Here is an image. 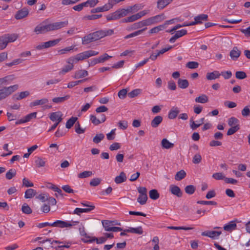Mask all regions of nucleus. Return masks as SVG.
Here are the masks:
<instances>
[{"label": "nucleus", "instance_id": "1", "mask_svg": "<svg viewBox=\"0 0 250 250\" xmlns=\"http://www.w3.org/2000/svg\"><path fill=\"white\" fill-rule=\"evenodd\" d=\"M44 21H43L35 27L34 32L36 34H44L46 32L60 29L67 26L68 21L55 22L48 24H44Z\"/></svg>", "mask_w": 250, "mask_h": 250}, {"label": "nucleus", "instance_id": "2", "mask_svg": "<svg viewBox=\"0 0 250 250\" xmlns=\"http://www.w3.org/2000/svg\"><path fill=\"white\" fill-rule=\"evenodd\" d=\"M138 5L135 4L133 6H128L126 9H119L114 12L106 16L107 21L116 20L127 16L129 13H133L135 12Z\"/></svg>", "mask_w": 250, "mask_h": 250}, {"label": "nucleus", "instance_id": "3", "mask_svg": "<svg viewBox=\"0 0 250 250\" xmlns=\"http://www.w3.org/2000/svg\"><path fill=\"white\" fill-rule=\"evenodd\" d=\"M19 87L18 84H15L8 87H4L0 89V101H1L8 96L11 95L12 93L16 91Z\"/></svg>", "mask_w": 250, "mask_h": 250}, {"label": "nucleus", "instance_id": "4", "mask_svg": "<svg viewBox=\"0 0 250 250\" xmlns=\"http://www.w3.org/2000/svg\"><path fill=\"white\" fill-rule=\"evenodd\" d=\"M103 227L104 228L105 231L118 232L123 230V229L118 227H111V225H120V223L113 224V221H110L108 220H103L102 221Z\"/></svg>", "mask_w": 250, "mask_h": 250}, {"label": "nucleus", "instance_id": "5", "mask_svg": "<svg viewBox=\"0 0 250 250\" xmlns=\"http://www.w3.org/2000/svg\"><path fill=\"white\" fill-rule=\"evenodd\" d=\"M79 223L78 221H74L73 223L69 222L63 221L62 220H57L53 223V227H58L60 228H70L72 226Z\"/></svg>", "mask_w": 250, "mask_h": 250}, {"label": "nucleus", "instance_id": "6", "mask_svg": "<svg viewBox=\"0 0 250 250\" xmlns=\"http://www.w3.org/2000/svg\"><path fill=\"white\" fill-rule=\"evenodd\" d=\"M60 41V39H57L54 40H51L46 42H42L41 44L37 45L36 47V48L38 50H41L43 48H47L52 46H54L58 44Z\"/></svg>", "mask_w": 250, "mask_h": 250}, {"label": "nucleus", "instance_id": "7", "mask_svg": "<svg viewBox=\"0 0 250 250\" xmlns=\"http://www.w3.org/2000/svg\"><path fill=\"white\" fill-rule=\"evenodd\" d=\"M111 57V56L108 55L106 53H104L103 55L100 56L98 58H94L91 60L90 62H89V66H93L99 63H103Z\"/></svg>", "mask_w": 250, "mask_h": 250}, {"label": "nucleus", "instance_id": "8", "mask_svg": "<svg viewBox=\"0 0 250 250\" xmlns=\"http://www.w3.org/2000/svg\"><path fill=\"white\" fill-rule=\"evenodd\" d=\"M221 233V231L207 230L202 232L201 235L204 236H208L212 239H218Z\"/></svg>", "mask_w": 250, "mask_h": 250}, {"label": "nucleus", "instance_id": "9", "mask_svg": "<svg viewBox=\"0 0 250 250\" xmlns=\"http://www.w3.org/2000/svg\"><path fill=\"white\" fill-rule=\"evenodd\" d=\"M29 11L26 8H23L18 10L15 15V18L16 20H21L26 18L29 15Z\"/></svg>", "mask_w": 250, "mask_h": 250}, {"label": "nucleus", "instance_id": "10", "mask_svg": "<svg viewBox=\"0 0 250 250\" xmlns=\"http://www.w3.org/2000/svg\"><path fill=\"white\" fill-rule=\"evenodd\" d=\"M15 79L14 75H9L0 78V87L9 84L11 82Z\"/></svg>", "mask_w": 250, "mask_h": 250}, {"label": "nucleus", "instance_id": "11", "mask_svg": "<svg viewBox=\"0 0 250 250\" xmlns=\"http://www.w3.org/2000/svg\"><path fill=\"white\" fill-rule=\"evenodd\" d=\"M62 113L61 111L52 112L49 116L50 119L53 121L61 123L62 120Z\"/></svg>", "mask_w": 250, "mask_h": 250}, {"label": "nucleus", "instance_id": "12", "mask_svg": "<svg viewBox=\"0 0 250 250\" xmlns=\"http://www.w3.org/2000/svg\"><path fill=\"white\" fill-rule=\"evenodd\" d=\"M4 39V41L6 42V44L7 45L9 42H15L18 36L17 34H5L2 36Z\"/></svg>", "mask_w": 250, "mask_h": 250}, {"label": "nucleus", "instance_id": "13", "mask_svg": "<svg viewBox=\"0 0 250 250\" xmlns=\"http://www.w3.org/2000/svg\"><path fill=\"white\" fill-rule=\"evenodd\" d=\"M112 7V4L110 2L108 4H106L102 7H98L92 9L91 10V13H99L101 12L106 11Z\"/></svg>", "mask_w": 250, "mask_h": 250}, {"label": "nucleus", "instance_id": "14", "mask_svg": "<svg viewBox=\"0 0 250 250\" xmlns=\"http://www.w3.org/2000/svg\"><path fill=\"white\" fill-rule=\"evenodd\" d=\"M169 191L172 194L177 196L178 197H182L183 194V193L179 187L174 185H171L170 186Z\"/></svg>", "mask_w": 250, "mask_h": 250}, {"label": "nucleus", "instance_id": "15", "mask_svg": "<svg viewBox=\"0 0 250 250\" xmlns=\"http://www.w3.org/2000/svg\"><path fill=\"white\" fill-rule=\"evenodd\" d=\"M97 32L100 39L107 36H111L114 33L113 29L100 30Z\"/></svg>", "mask_w": 250, "mask_h": 250}, {"label": "nucleus", "instance_id": "16", "mask_svg": "<svg viewBox=\"0 0 250 250\" xmlns=\"http://www.w3.org/2000/svg\"><path fill=\"white\" fill-rule=\"evenodd\" d=\"M241 55V51L237 47H234L229 53V56L233 60H236Z\"/></svg>", "mask_w": 250, "mask_h": 250}, {"label": "nucleus", "instance_id": "17", "mask_svg": "<svg viewBox=\"0 0 250 250\" xmlns=\"http://www.w3.org/2000/svg\"><path fill=\"white\" fill-rule=\"evenodd\" d=\"M163 121V117L158 115L154 118L151 122V126L153 128L157 127Z\"/></svg>", "mask_w": 250, "mask_h": 250}, {"label": "nucleus", "instance_id": "18", "mask_svg": "<svg viewBox=\"0 0 250 250\" xmlns=\"http://www.w3.org/2000/svg\"><path fill=\"white\" fill-rule=\"evenodd\" d=\"M93 42L95 41L91 33L84 36L82 38V44L83 45H86Z\"/></svg>", "mask_w": 250, "mask_h": 250}, {"label": "nucleus", "instance_id": "19", "mask_svg": "<svg viewBox=\"0 0 250 250\" xmlns=\"http://www.w3.org/2000/svg\"><path fill=\"white\" fill-rule=\"evenodd\" d=\"M173 0H158L157 2V7L159 9H163L169 4Z\"/></svg>", "mask_w": 250, "mask_h": 250}, {"label": "nucleus", "instance_id": "20", "mask_svg": "<svg viewBox=\"0 0 250 250\" xmlns=\"http://www.w3.org/2000/svg\"><path fill=\"white\" fill-rule=\"evenodd\" d=\"M88 75V72L85 70H79L75 72L73 78L75 79H80Z\"/></svg>", "mask_w": 250, "mask_h": 250}, {"label": "nucleus", "instance_id": "21", "mask_svg": "<svg viewBox=\"0 0 250 250\" xmlns=\"http://www.w3.org/2000/svg\"><path fill=\"white\" fill-rule=\"evenodd\" d=\"M125 231L138 234H142L143 233V230L142 227H138L136 228H129L128 229H125Z\"/></svg>", "mask_w": 250, "mask_h": 250}, {"label": "nucleus", "instance_id": "22", "mask_svg": "<svg viewBox=\"0 0 250 250\" xmlns=\"http://www.w3.org/2000/svg\"><path fill=\"white\" fill-rule=\"evenodd\" d=\"M126 180V176L124 172H121L120 175L116 176L115 178V182L116 184H121L124 182Z\"/></svg>", "mask_w": 250, "mask_h": 250}, {"label": "nucleus", "instance_id": "23", "mask_svg": "<svg viewBox=\"0 0 250 250\" xmlns=\"http://www.w3.org/2000/svg\"><path fill=\"white\" fill-rule=\"evenodd\" d=\"M179 110L177 107H172L170 110L168 117L170 119H174L176 118L178 114L179 113Z\"/></svg>", "mask_w": 250, "mask_h": 250}, {"label": "nucleus", "instance_id": "24", "mask_svg": "<svg viewBox=\"0 0 250 250\" xmlns=\"http://www.w3.org/2000/svg\"><path fill=\"white\" fill-rule=\"evenodd\" d=\"M220 75L218 71H214L212 72L208 73L206 75V78L208 80H215L218 78Z\"/></svg>", "mask_w": 250, "mask_h": 250}, {"label": "nucleus", "instance_id": "25", "mask_svg": "<svg viewBox=\"0 0 250 250\" xmlns=\"http://www.w3.org/2000/svg\"><path fill=\"white\" fill-rule=\"evenodd\" d=\"M48 102V100L47 98H42L41 100H37L32 102L30 104L31 106H35L39 105H43L47 104Z\"/></svg>", "mask_w": 250, "mask_h": 250}, {"label": "nucleus", "instance_id": "26", "mask_svg": "<svg viewBox=\"0 0 250 250\" xmlns=\"http://www.w3.org/2000/svg\"><path fill=\"white\" fill-rule=\"evenodd\" d=\"M177 83L179 87L182 89H186L189 85L188 82L186 79H179Z\"/></svg>", "mask_w": 250, "mask_h": 250}, {"label": "nucleus", "instance_id": "27", "mask_svg": "<svg viewBox=\"0 0 250 250\" xmlns=\"http://www.w3.org/2000/svg\"><path fill=\"white\" fill-rule=\"evenodd\" d=\"M29 95V92L27 91L20 92L19 95H14L13 98L17 100H21Z\"/></svg>", "mask_w": 250, "mask_h": 250}, {"label": "nucleus", "instance_id": "28", "mask_svg": "<svg viewBox=\"0 0 250 250\" xmlns=\"http://www.w3.org/2000/svg\"><path fill=\"white\" fill-rule=\"evenodd\" d=\"M69 98V95H66L61 97H55L52 99V102L56 104H60L67 100Z\"/></svg>", "mask_w": 250, "mask_h": 250}, {"label": "nucleus", "instance_id": "29", "mask_svg": "<svg viewBox=\"0 0 250 250\" xmlns=\"http://www.w3.org/2000/svg\"><path fill=\"white\" fill-rule=\"evenodd\" d=\"M142 27H143L142 23H141V21H139L138 22L134 23L133 24L131 25L130 26H128L126 29L128 31H130L132 30H136Z\"/></svg>", "mask_w": 250, "mask_h": 250}, {"label": "nucleus", "instance_id": "30", "mask_svg": "<svg viewBox=\"0 0 250 250\" xmlns=\"http://www.w3.org/2000/svg\"><path fill=\"white\" fill-rule=\"evenodd\" d=\"M196 103L204 104L207 103L208 101V97L205 94H202L200 96L196 97L195 99Z\"/></svg>", "mask_w": 250, "mask_h": 250}, {"label": "nucleus", "instance_id": "31", "mask_svg": "<svg viewBox=\"0 0 250 250\" xmlns=\"http://www.w3.org/2000/svg\"><path fill=\"white\" fill-rule=\"evenodd\" d=\"M161 145L163 148L169 149L174 146V144L169 142L167 139L165 138L162 140Z\"/></svg>", "mask_w": 250, "mask_h": 250}, {"label": "nucleus", "instance_id": "32", "mask_svg": "<svg viewBox=\"0 0 250 250\" xmlns=\"http://www.w3.org/2000/svg\"><path fill=\"white\" fill-rule=\"evenodd\" d=\"M149 196L151 199L155 200L159 198L160 194L157 190L154 189L149 191Z\"/></svg>", "mask_w": 250, "mask_h": 250}, {"label": "nucleus", "instance_id": "33", "mask_svg": "<svg viewBox=\"0 0 250 250\" xmlns=\"http://www.w3.org/2000/svg\"><path fill=\"white\" fill-rule=\"evenodd\" d=\"M146 28H144L142 29H141V30H137L133 33H132L130 34H128L126 36H125V37H124V39H128L130 38H133L134 37H135L136 36H138L139 35H140L141 34H142L144 31H145L146 30Z\"/></svg>", "mask_w": 250, "mask_h": 250}, {"label": "nucleus", "instance_id": "34", "mask_svg": "<svg viewBox=\"0 0 250 250\" xmlns=\"http://www.w3.org/2000/svg\"><path fill=\"white\" fill-rule=\"evenodd\" d=\"M186 176V172L184 170L178 171L175 175V179L177 181H180L184 179Z\"/></svg>", "mask_w": 250, "mask_h": 250}, {"label": "nucleus", "instance_id": "35", "mask_svg": "<svg viewBox=\"0 0 250 250\" xmlns=\"http://www.w3.org/2000/svg\"><path fill=\"white\" fill-rule=\"evenodd\" d=\"M36 193V191L32 188L27 189L25 192L24 197L26 199L32 198Z\"/></svg>", "mask_w": 250, "mask_h": 250}, {"label": "nucleus", "instance_id": "36", "mask_svg": "<svg viewBox=\"0 0 250 250\" xmlns=\"http://www.w3.org/2000/svg\"><path fill=\"white\" fill-rule=\"evenodd\" d=\"M78 118L76 117H71L66 123L65 126L67 128H70L77 121Z\"/></svg>", "mask_w": 250, "mask_h": 250}, {"label": "nucleus", "instance_id": "37", "mask_svg": "<svg viewBox=\"0 0 250 250\" xmlns=\"http://www.w3.org/2000/svg\"><path fill=\"white\" fill-rule=\"evenodd\" d=\"M208 16L206 14H200L194 18V20L197 21L198 24L202 23V21H207L208 20Z\"/></svg>", "mask_w": 250, "mask_h": 250}, {"label": "nucleus", "instance_id": "38", "mask_svg": "<svg viewBox=\"0 0 250 250\" xmlns=\"http://www.w3.org/2000/svg\"><path fill=\"white\" fill-rule=\"evenodd\" d=\"M236 228V224L232 222H230L228 224L226 225L224 227V230L227 231H231L232 230L235 229Z\"/></svg>", "mask_w": 250, "mask_h": 250}, {"label": "nucleus", "instance_id": "39", "mask_svg": "<svg viewBox=\"0 0 250 250\" xmlns=\"http://www.w3.org/2000/svg\"><path fill=\"white\" fill-rule=\"evenodd\" d=\"M74 67V65L72 64H68L65 65L59 72L60 75H63L66 73L71 71L73 69Z\"/></svg>", "mask_w": 250, "mask_h": 250}, {"label": "nucleus", "instance_id": "40", "mask_svg": "<svg viewBox=\"0 0 250 250\" xmlns=\"http://www.w3.org/2000/svg\"><path fill=\"white\" fill-rule=\"evenodd\" d=\"M35 163L38 167H43L45 165V161L40 157H37L36 158Z\"/></svg>", "mask_w": 250, "mask_h": 250}, {"label": "nucleus", "instance_id": "41", "mask_svg": "<svg viewBox=\"0 0 250 250\" xmlns=\"http://www.w3.org/2000/svg\"><path fill=\"white\" fill-rule=\"evenodd\" d=\"M147 194L145 195H139L137 198V202L139 203L140 205H145L147 200Z\"/></svg>", "mask_w": 250, "mask_h": 250}, {"label": "nucleus", "instance_id": "42", "mask_svg": "<svg viewBox=\"0 0 250 250\" xmlns=\"http://www.w3.org/2000/svg\"><path fill=\"white\" fill-rule=\"evenodd\" d=\"M16 175V170L15 169H10L6 172L5 177L7 179L10 180Z\"/></svg>", "mask_w": 250, "mask_h": 250}, {"label": "nucleus", "instance_id": "43", "mask_svg": "<svg viewBox=\"0 0 250 250\" xmlns=\"http://www.w3.org/2000/svg\"><path fill=\"white\" fill-rule=\"evenodd\" d=\"M156 17H154L149 18L146 20H143L142 21H141V23H142L143 27H144L145 26H146V25H150V24L153 23L154 22V20Z\"/></svg>", "mask_w": 250, "mask_h": 250}, {"label": "nucleus", "instance_id": "44", "mask_svg": "<svg viewBox=\"0 0 250 250\" xmlns=\"http://www.w3.org/2000/svg\"><path fill=\"white\" fill-rule=\"evenodd\" d=\"M95 241H96V242L97 244H103L106 241V238L102 237L97 238L95 237L92 240L84 241V242L90 243V242H92Z\"/></svg>", "mask_w": 250, "mask_h": 250}, {"label": "nucleus", "instance_id": "45", "mask_svg": "<svg viewBox=\"0 0 250 250\" xmlns=\"http://www.w3.org/2000/svg\"><path fill=\"white\" fill-rule=\"evenodd\" d=\"M22 211L27 214H31L32 212L31 208L26 203H24L21 207Z\"/></svg>", "mask_w": 250, "mask_h": 250}, {"label": "nucleus", "instance_id": "46", "mask_svg": "<svg viewBox=\"0 0 250 250\" xmlns=\"http://www.w3.org/2000/svg\"><path fill=\"white\" fill-rule=\"evenodd\" d=\"M104 138V135L102 133L97 134L93 138V141L95 144L99 143Z\"/></svg>", "mask_w": 250, "mask_h": 250}, {"label": "nucleus", "instance_id": "47", "mask_svg": "<svg viewBox=\"0 0 250 250\" xmlns=\"http://www.w3.org/2000/svg\"><path fill=\"white\" fill-rule=\"evenodd\" d=\"M185 192L189 195L193 194L195 191V188L193 185H188L185 188Z\"/></svg>", "mask_w": 250, "mask_h": 250}, {"label": "nucleus", "instance_id": "48", "mask_svg": "<svg viewBox=\"0 0 250 250\" xmlns=\"http://www.w3.org/2000/svg\"><path fill=\"white\" fill-rule=\"evenodd\" d=\"M199 63L197 62H188V63H187L186 66L187 67L190 68V69H195L198 67L199 66Z\"/></svg>", "mask_w": 250, "mask_h": 250}, {"label": "nucleus", "instance_id": "49", "mask_svg": "<svg viewBox=\"0 0 250 250\" xmlns=\"http://www.w3.org/2000/svg\"><path fill=\"white\" fill-rule=\"evenodd\" d=\"M239 120L235 117H231L228 120V125L230 126L239 125Z\"/></svg>", "mask_w": 250, "mask_h": 250}, {"label": "nucleus", "instance_id": "50", "mask_svg": "<svg viewBox=\"0 0 250 250\" xmlns=\"http://www.w3.org/2000/svg\"><path fill=\"white\" fill-rule=\"evenodd\" d=\"M86 80H87V79H84L83 80H79V81H74V82H71L68 83L67 87L69 88H71L73 87L74 86L85 82Z\"/></svg>", "mask_w": 250, "mask_h": 250}, {"label": "nucleus", "instance_id": "51", "mask_svg": "<svg viewBox=\"0 0 250 250\" xmlns=\"http://www.w3.org/2000/svg\"><path fill=\"white\" fill-rule=\"evenodd\" d=\"M92 174L93 173L91 171H84L80 173L78 176L79 178H85L91 176Z\"/></svg>", "mask_w": 250, "mask_h": 250}, {"label": "nucleus", "instance_id": "52", "mask_svg": "<svg viewBox=\"0 0 250 250\" xmlns=\"http://www.w3.org/2000/svg\"><path fill=\"white\" fill-rule=\"evenodd\" d=\"M75 131L78 134L83 133L85 131V128H83L81 127L80 124L79 122H77L75 125Z\"/></svg>", "mask_w": 250, "mask_h": 250}, {"label": "nucleus", "instance_id": "53", "mask_svg": "<svg viewBox=\"0 0 250 250\" xmlns=\"http://www.w3.org/2000/svg\"><path fill=\"white\" fill-rule=\"evenodd\" d=\"M165 28V25H160L150 29L149 30V33L151 34L156 33L159 32L160 31L163 30Z\"/></svg>", "mask_w": 250, "mask_h": 250}, {"label": "nucleus", "instance_id": "54", "mask_svg": "<svg viewBox=\"0 0 250 250\" xmlns=\"http://www.w3.org/2000/svg\"><path fill=\"white\" fill-rule=\"evenodd\" d=\"M212 178L214 179L220 180H224L226 178V177L224 175V174L222 172H217L213 174L212 176Z\"/></svg>", "mask_w": 250, "mask_h": 250}, {"label": "nucleus", "instance_id": "55", "mask_svg": "<svg viewBox=\"0 0 250 250\" xmlns=\"http://www.w3.org/2000/svg\"><path fill=\"white\" fill-rule=\"evenodd\" d=\"M240 129L239 125H235L229 128L227 132V135H231L235 133Z\"/></svg>", "mask_w": 250, "mask_h": 250}, {"label": "nucleus", "instance_id": "56", "mask_svg": "<svg viewBox=\"0 0 250 250\" xmlns=\"http://www.w3.org/2000/svg\"><path fill=\"white\" fill-rule=\"evenodd\" d=\"M235 77L238 79L242 80L247 78V76L244 71H237L235 73Z\"/></svg>", "mask_w": 250, "mask_h": 250}, {"label": "nucleus", "instance_id": "57", "mask_svg": "<svg viewBox=\"0 0 250 250\" xmlns=\"http://www.w3.org/2000/svg\"><path fill=\"white\" fill-rule=\"evenodd\" d=\"M76 56V59L78 62L79 61H82L88 58L87 54L85 51L78 54Z\"/></svg>", "mask_w": 250, "mask_h": 250}, {"label": "nucleus", "instance_id": "58", "mask_svg": "<svg viewBox=\"0 0 250 250\" xmlns=\"http://www.w3.org/2000/svg\"><path fill=\"white\" fill-rule=\"evenodd\" d=\"M140 93L141 89H136L128 93V95L130 98H132L138 96Z\"/></svg>", "mask_w": 250, "mask_h": 250}, {"label": "nucleus", "instance_id": "59", "mask_svg": "<svg viewBox=\"0 0 250 250\" xmlns=\"http://www.w3.org/2000/svg\"><path fill=\"white\" fill-rule=\"evenodd\" d=\"M202 160V157L199 153L196 154L193 158L192 162L195 164H199Z\"/></svg>", "mask_w": 250, "mask_h": 250}, {"label": "nucleus", "instance_id": "60", "mask_svg": "<svg viewBox=\"0 0 250 250\" xmlns=\"http://www.w3.org/2000/svg\"><path fill=\"white\" fill-rule=\"evenodd\" d=\"M101 182V179L99 178H96L92 179L89 183L91 186L96 187L98 186Z\"/></svg>", "mask_w": 250, "mask_h": 250}, {"label": "nucleus", "instance_id": "61", "mask_svg": "<svg viewBox=\"0 0 250 250\" xmlns=\"http://www.w3.org/2000/svg\"><path fill=\"white\" fill-rule=\"evenodd\" d=\"M22 185L26 187H32L34 186L33 183L30 182L29 180L26 178H24L22 180Z\"/></svg>", "mask_w": 250, "mask_h": 250}, {"label": "nucleus", "instance_id": "62", "mask_svg": "<svg viewBox=\"0 0 250 250\" xmlns=\"http://www.w3.org/2000/svg\"><path fill=\"white\" fill-rule=\"evenodd\" d=\"M127 92L126 89H123L119 91L118 95L120 99H123L126 97Z\"/></svg>", "mask_w": 250, "mask_h": 250}, {"label": "nucleus", "instance_id": "63", "mask_svg": "<svg viewBox=\"0 0 250 250\" xmlns=\"http://www.w3.org/2000/svg\"><path fill=\"white\" fill-rule=\"evenodd\" d=\"M90 119L91 122L95 125H98L101 123V122L99 119H98L94 115H90Z\"/></svg>", "mask_w": 250, "mask_h": 250}, {"label": "nucleus", "instance_id": "64", "mask_svg": "<svg viewBox=\"0 0 250 250\" xmlns=\"http://www.w3.org/2000/svg\"><path fill=\"white\" fill-rule=\"evenodd\" d=\"M242 115L243 117H247L250 114V110L248 106H245L242 110Z\"/></svg>", "mask_w": 250, "mask_h": 250}]
</instances>
